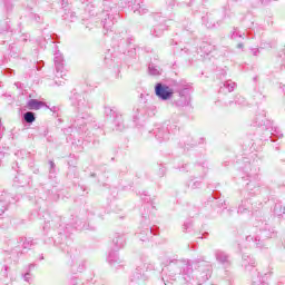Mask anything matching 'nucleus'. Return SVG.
<instances>
[{
  "label": "nucleus",
  "mask_w": 285,
  "mask_h": 285,
  "mask_svg": "<svg viewBox=\"0 0 285 285\" xmlns=\"http://www.w3.org/2000/svg\"><path fill=\"white\" fill-rule=\"evenodd\" d=\"M174 92L175 91L170 87L164 86L161 83H157L155 87V94L159 97V99H163L164 101L170 99Z\"/></svg>",
  "instance_id": "obj_1"
},
{
  "label": "nucleus",
  "mask_w": 285,
  "mask_h": 285,
  "mask_svg": "<svg viewBox=\"0 0 285 285\" xmlns=\"http://www.w3.org/2000/svg\"><path fill=\"white\" fill-rule=\"evenodd\" d=\"M29 110H41V108H46V102L39 101L37 99H31L28 102Z\"/></svg>",
  "instance_id": "obj_2"
},
{
  "label": "nucleus",
  "mask_w": 285,
  "mask_h": 285,
  "mask_svg": "<svg viewBox=\"0 0 285 285\" xmlns=\"http://www.w3.org/2000/svg\"><path fill=\"white\" fill-rule=\"evenodd\" d=\"M24 121H27V124H32V121H35V114L31 111L24 114Z\"/></svg>",
  "instance_id": "obj_3"
}]
</instances>
